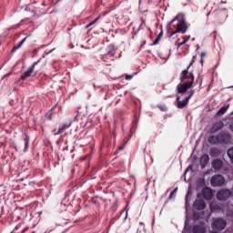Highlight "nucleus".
I'll list each match as a JSON object with an SVG mask.
<instances>
[{
  "instance_id": "nucleus-1",
  "label": "nucleus",
  "mask_w": 233,
  "mask_h": 233,
  "mask_svg": "<svg viewBox=\"0 0 233 233\" xmlns=\"http://www.w3.org/2000/svg\"><path fill=\"white\" fill-rule=\"evenodd\" d=\"M175 31L169 34V37L176 35V34H187V30H188V25H187V21L185 20V15L179 13L171 22L170 24Z\"/></svg>"
},
{
  "instance_id": "nucleus-2",
  "label": "nucleus",
  "mask_w": 233,
  "mask_h": 233,
  "mask_svg": "<svg viewBox=\"0 0 233 233\" xmlns=\"http://www.w3.org/2000/svg\"><path fill=\"white\" fill-rule=\"evenodd\" d=\"M230 134L227 132H220L217 136H209L208 141L210 145H228V143H230Z\"/></svg>"
},
{
  "instance_id": "nucleus-3",
  "label": "nucleus",
  "mask_w": 233,
  "mask_h": 233,
  "mask_svg": "<svg viewBox=\"0 0 233 233\" xmlns=\"http://www.w3.org/2000/svg\"><path fill=\"white\" fill-rule=\"evenodd\" d=\"M192 66V63L188 65L187 69H184L180 74V83H187L191 85H194V72L188 71L190 70V67Z\"/></svg>"
},
{
  "instance_id": "nucleus-4",
  "label": "nucleus",
  "mask_w": 233,
  "mask_h": 233,
  "mask_svg": "<svg viewBox=\"0 0 233 233\" xmlns=\"http://www.w3.org/2000/svg\"><path fill=\"white\" fill-rule=\"evenodd\" d=\"M226 227H227V220L223 218H218L212 224L213 230L217 232H221V230H225Z\"/></svg>"
},
{
  "instance_id": "nucleus-5",
  "label": "nucleus",
  "mask_w": 233,
  "mask_h": 233,
  "mask_svg": "<svg viewBox=\"0 0 233 233\" xmlns=\"http://www.w3.org/2000/svg\"><path fill=\"white\" fill-rule=\"evenodd\" d=\"M210 183L213 187H223L225 185V177L215 175L211 177Z\"/></svg>"
},
{
  "instance_id": "nucleus-6",
  "label": "nucleus",
  "mask_w": 233,
  "mask_h": 233,
  "mask_svg": "<svg viewBox=\"0 0 233 233\" xmlns=\"http://www.w3.org/2000/svg\"><path fill=\"white\" fill-rule=\"evenodd\" d=\"M39 61L41 60H38L36 62H35L33 64V66L29 68L28 71H25L20 77V79H22V81H25V79H28V77H32V74H34V70L35 68V66H37V65H39Z\"/></svg>"
},
{
  "instance_id": "nucleus-7",
  "label": "nucleus",
  "mask_w": 233,
  "mask_h": 233,
  "mask_svg": "<svg viewBox=\"0 0 233 233\" xmlns=\"http://www.w3.org/2000/svg\"><path fill=\"white\" fill-rule=\"evenodd\" d=\"M114 56H116V49L112 48L106 54L103 55L101 59L104 63H110V61H114Z\"/></svg>"
},
{
  "instance_id": "nucleus-8",
  "label": "nucleus",
  "mask_w": 233,
  "mask_h": 233,
  "mask_svg": "<svg viewBox=\"0 0 233 233\" xmlns=\"http://www.w3.org/2000/svg\"><path fill=\"white\" fill-rule=\"evenodd\" d=\"M188 88H192V83L187 84L184 82L183 84H178L177 86V94H185Z\"/></svg>"
},
{
  "instance_id": "nucleus-9",
  "label": "nucleus",
  "mask_w": 233,
  "mask_h": 233,
  "mask_svg": "<svg viewBox=\"0 0 233 233\" xmlns=\"http://www.w3.org/2000/svg\"><path fill=\"white\" fill-rule=\"evenodd\" d=\"M189 101L190 100L187 97L181 100V97L179 96V95H177V107L180 109L185 108L188 105Z\"/></svg>"
},
{
  "instance_id": "nucleus-10",
  "label": "nucleus",
  "mask_w": 233,
  "mask_h": 233,
  "mask_svg": "<svg viewBox=\"0 0 233 233\" xmlns=\"http://www.w3.org/2000/svg\"><path fill=\"white\" fill-rule=\"evenodd\" d=\"M224 127H225V124L223 123V121L216 122L215 124H213L212 127L210 128V133L216 134V132H219V130H221V128H223Z\"/></svg>"
},
{
  "instance_id": "nucleus-11",
  "label": "nucleus",
  "mask_w": 233,
  "mask_h": 233,
  "mask_svg": "<svg viewBox=\"0 0 233 233\" xmlns=\"http://www.w3.org/2000/svg\"><path fill=\"white\" fill-rule=\"evenodd\" d=\"M202 195L204 199H207L208 201H210V199H212L214 197V193H212V189L210 187H205L202 190Z\"/></svg>"
},
{
  "instance_id": "nucleus-12",
  "label": "nucleus",
  "mask_w": 233,
  "mask_h": 233,
  "mask_svg": "<svg viewBox=\"0 0 233 233\" xmlns=\"http://www.w3.org/2000/svg\"><path fill=\"white\" fill-rule=\"evenodd\" d=\"M22 137L24 139V145H25L23 152H28V148L30 147V136H28V134L26 133H24L22 135Z\"/></svg>"
},
{
  "instance_id": "nucleus-13",
  "label": "nucleus",
  "mask_w": 233,
  "mask_h": 233,
  "mask_svg": "<svg viewBox=\"0 0 233 233\" xmlns=\"http://www.w3.org/2000/svg\"><path fill=\"white\" fill-rule=\"evenodd\" d=\"M212 168H214L216 172H219V170L223 168V160L218 158L215 159L212 162Z\"/></svg>"
},
{
  "instance_id": "nucleus-14",
  "label": "nucleus",
  "mask_w": 233,
  "mask_h": 233,
  "mask_svg": "<svg viewBox=\"0 0 233 233\" xmlns=\"http://www.w3.org/2000/svg\"><path fill=\"white\" fill-rule=\"evenodd\" d=\"M193 207L196 210H204V208L207 207V204L205 203V200L198 199L194 202Z\"/></svg>"
},
{
  "instance_id": "nucleus-15",
  "label": "nucleus",
  "mask_w": 233,
  "mask_h": 233,
  "mask_svg": "<svg viewBox=\"0 0 233 233\" xmlns=\"http://www.w3.org/2000/svg\"><path fill=\"white\" fill-rule=\"evenodd\" d=\"M69 127H72V121L63 124L62 127L58 129V131L55 133V136H59V134H63L65 130H68Z\"/></svg>"
},
{
  "instance_id": "nucleus-16",
  "label": "nucleus",
  "mask_w": 233,
  "mask_h": 233,
  "mask_svg": "<svg viewBox=\"0 0 233 233\" xmlns=\"http://www.w3.org/2000/svg\"><path fill=\"white\" fill-rule=\"evenodd\" d=\"M192 232L193 233H207V228H205V227H203V226L195 225L192 228Z\"/></svg>"
},
{
  "instance_id": "nucleus-17",
  "label": "nucleus",
  "mask_w": 233,
  "mask_h": 233,
  "mask_svg": "<svg viewBox=\"0 0 233 233\" xmlns=\"http://www.w3.org/2000/svg\"><path fill=\"white\" fill-rule=\"evenodd\" d=\"M208 161H210V157H208V155H203L200 157V167L204 168V167H207V165H208Z\"/></svg>"
},
{
  "instance_id": "nucleus-18",
  "label": "nucleus",
  "mask_w": 233,
  "mask_h": 233,
  "mask_svg": "<svg viewBox=\"0 0 233 233\" xmlns=\"http://www.w3.org/2000/svg\"><path fill=\"white\" fill-rule=\"evenodd\" d=\"M220 154H221V151H219V148L218 147H212L209 150V156H211V157H219Z\"/></svg>"
},
{
  "instance_id": "nucleus-19",
  "label": "nucleus",
  "mask_w": 233,
  "mask_h": 233,
  "mask_svg": "<svg viewBox=\"0 0 233 233\" xmlns=\"http://www.w3.org/2000/svg\"><path fill=\"white\" fill-rule=\"evenodd\" d=\"M26 39H28V36H25L19 44L14 46L11 52H16V50H19V48L25 45Z\"/></svg>"
},
{
  "instance_id": "nucleus-20",
  "label": "nucleus",
  "mask_w": 233,
  "mask_h": 233,
  "mask_svg": "<svg viewBox=\"0 0 233 233\" xmlns=\"http://www.w3.org/2000/svg\"><path fill=\"white\" fill-rule=\"evenodd\" d=\"M228 105L223 106L216 114L217 116H223L227 113V110H228Z\"/></svg>"
},
{
  "instance_id": "nucleus-21",
  "label": "nucleus",
  "mask_w": 233,
  "mask_h": 233,
  "mask_svg": "<svg viewBox=\"0 0 233 233\" xmlns=\"http://www.w3.org/2000/svg\"><path fill=\"white\" fill-rule=\"evenodd\" d=\"M183 39L184 40L180 44H178V46L177 47V49H179V46H183V45H187V43H188V41H190V35L184 36Z\"/></svg>"
},
{
  "instance_id": "nucleus-22",
  "label": "nucleus",
  "mask_w": 233,
  "mask_h": 233,
  "mask_svg": "<svg viewBox=\"0 0 233 233\" xmlns=\"http://www.w3.org/2000/svg\"><path fill=\"white\" fill-rule=\"evenodd\" d=\"M140 21H141V24L138 27V30H145V28H147V22L145 21L144 18H141Z\"/></svg>"
},
{
  "instance_id": "nucleus-23",
  "label": "nucleus",
  "mask_w": 233,
  "mask_h": 233,
  "mask_svg": "<svg viewBox=\"0 0 233 233\" xmlns=\"http://www.w3.org/2000/svg\"><path fill=\"white\" fill-rule=\"evenodd\" d=\"M98 19H99V18H96L93 22L87 24V25H86V28H90V26H94V24H95V23H97Z\"/></svg>"
},
{
  "instance_id": "nucleus-24",
  "label": "nucleus",
  "mask_w": 233,
  "mask_h": 233,
  "mask_svg": "<svg viewBox=\"0 0 233 233\" xmlns=\"http://www.w3.org/2000/svg\"><path fill=\"white\" fill-rule=\"evenodd\" d=\"M194 94H196V90H194V89L190 90L189 96H187L186 98L190 101V99H192V96H194Z\"/></svg>"
},
{
  "instance_id": "nucleus-25",
  "label": "nucleus",
  "mask_w": 233,
  "mask_h": 233,
  "mask_svg": "<svg viewBox=\"0 0 233 233\" xmlns=\"http://www.w3.org/2000/svg\"><path fill=\"white\" fill-rule=\"evenodd\" d=\"M160 36L158 35V36H157V38L153 41V45H157V43H159V41H160Z\"/></svg>"
},
{
  "instance_id": "nucleus-26",
  "label": "nucleus",
  "mask_w": 233,
  "mask_h": 233,
  "mask_svg": "<svg viewBox=\"0 0 233 233\" xmlns=\"http://www.w3.org/2000/svg\"><path fill=\"white\" fill-rule=\"evenodd\" d=\"M54 50L55 49H52V50H50L48 52H45L42 57H46V56H49V54H52V52H54Z\"/></svg>"
},
{
  "instance_id": "nucleus-27",
  "label": "nucleus",
  "mask_w": 233,
  "mask_h": 233,
  "mask_svg": "<svg viewBox=\"0 0 233 233\" xmlns=\"http://www.w3.org/2000/svg\"><path fill=\"white\" fill-rule=\"evenodd\" d=\"M176 192H177V187H176L173 191H171L169 198H172V196L175 195Z\"/></svg>"
},
{
  "instance_id": "nucleus-28",
  "label": "nucleus",
  "mask_w": 233,
  "mask_h": 233,
  "mask_svg": "<svg viewBox=\"0 0 233 233\" xmlns=\"http://www.w3.org/2000/svg\"><path fill=\"white\" fill-rule=\"evenodd\" d=\"M200 56H201V63H203V57H206L207 56V53H205V52H202L201 54H200Z\"/></svg>"
},
{
  "instance_id": "nucleus-29",
  "label": "nucleus",
  "mask_w": 233,
  "mask_h": 233,
  "mask_svg": "<svg viewBox=\"0 0 233 233\" xmlns=\"http://www.w3.org/2000/svg\"><path fill=\"white\" fill-rule=\"evenodd\" d=\"M196 83H199V85H201V83H203V80L201 79V77H198Z\"/></svg>"
},
{
  "instance_id": "nucleus-30",
  "label": "nucleus",
  "mask_w": 233,
  "mask_h": 233,
  "mask_svg": "<svg viewBox=\"0 0 233 233\" xmlns=\"http://www.w3.org/2000/svg\"><path fill=\"white\" fill-rule=\"evenodd\" d=\"M126 79H127V80L132 79V75H127V76H126Z\"/></svg>"
},
{
  "instance_id": "nucleus-31",
  "label": "nucleus",
  "mask_w": 233,
  "mask_h": 233,
  "mask_svg": "<svg viewBox=\"0 0 233 233\" xmlns=\"http://www.w3.org/2000/svg\"><path fill=\"white\" fill-rule=\"evenodd\" d=\"M188 194L189 193H187V196H186V203H188Z\"/></svg>"
},
{
  "instance_id": "nucleus-32",
  "label": "nucleus",
  "mask_w": 233,
  "mask_h": 233,
  "mask_svg": "<svg viewBox=\"0 0 233 233\" xmlns=\"http://www.w3.org/2000/svg\"><path fill=\"white\" fill-rule=\"evenodd\" d=\"M220 3H221V5H225L227 2H223V1H221Z\"/></svg>"
},
{
  "instance_id": "nucleus-33",
  "label": "nucleus",
  "mask_w": 233,
  "mask_h": 233,
  "mask_svg": "<svg viewBox=\"0 0 233 233\" xmlns=\"http://www.w3.org/2000/svg\"><path fill=\"white\" fill-rule=\"evenodd\" d=\"M26 230H27V228H25V229L22 231V233H25Z\"/></svg>"
},
{
  "instance_id": "nucleus-34",
  "label": "nucleus",
  "mask_w": 233,
  "mask_h": 233,
  "mask_svg": "<svg viewBox=\"0 0 233 233\" xmlns=\"http://www.w3.org/2000/svg\"><path fill=\"white\" fill-rule=\"evenodd\" d=\"M26 230H27V228H25V229L22 231V233H25Z\"/></svg>"
},
{
  "instance_id": "nucleus-35",
  "label": "nucleus",
  "mask_w": 233,
  "mask_h": 233,
  "mask_svg": "<svg viewBox=\"0 0 233 233\" xmlns=\"http://www.w3.org/2000/svg\"><path fill=\"white\" fill-rule=\"evenodd\" d=\"M56 132H57V131H56V129H55V130H54V136H56Z\"/></svg>"
},
{
  "instance_id": "nucleus-36",
  "label": "nucleus",
  "mask_w": 233,
  "mask_h": 233,
  "mask_svg": "<svg viewBox=\"0 0 233 233\" xmlns=\"http://www.w3.org/2000/svg\"><path fill=\"white\" fill-rule=\"evenodd\" d=\"M127 218H128V213L126 214V219H127Z\"/></svg>"
},
{
  "instance_id": "nucleus-37",
  "label": "nucleus",
  "mask_w": 233,
  "mask_h": 233,
  "mask_svg": "<svg viewBox=\"0 0 233 233\" xmlns=\"http://www.w3.org/2000/svg\"><path fill=\"white\" fill-rule=\"evenodd\" d=\"M8 76H10V74L5 75V77H7Z\"/></svg>"
},
{
  "instance_id": "nucleus-38",
  "label": "nucleus",
  "mask_w": 233,
  "mask_h": 233,
  "mask_svg": "<svg viewBox=\"0 0 233 233\" xmlns=\"http://www.w3.org/2000/svg\"><path fill=\"white\" fill-rule=\"evenodd\" d=\"M15 149L16 150V152H17V147H15Z\"/></svg>"
},
{
  "instance_id": "nucleus-39",
  "label": "nucleus",
  "mask_w": 233,
  "mask_h": 233,
  "mask_svg": "<svg viewBox=\"0 0 233 233\" xmlns=\"http://www.w3.org/2000/svg\"><path fill=\"white\" fill-rule=\"evenodd\" d=\"M147 30H149V32H150V27H147Z\"/></svg>"
},
{
  "instance_id": "nucleus-40",
  "label": "nucleus",
  "mask_w": 233,
  "mask_h": 233,
  "mask_svg": "<svg viewBox=\"0 0 233 233\" xmlns=\"http://www.w3.org/2000/svg\"><path fill=\"white\" fill-rule=\"evenodd\" d=\"M158 35H159V37H161V33Z\"/></svg>"
},
{
  "instance_id": "nucleus-41",
  "label": "nucleus",
  "mask_w": 233,
  "mask_h": 233,
  "mask_svg": "<svg viewBox=\"0 0 233 233\" xmlns=\"http://www.w3.org/2000/svg\"><path fill=\"white\" fill-rule=\"evenodd\" d=\"M43 5V6H45V3L44 4H42Z\"/></svg>"
},
{
  "instance_id": "nucleus-42",
  "label": "nucleus",
  "mask_w": 233,
  "mask_h": 233,
  "mask_svg": "<svg viewBox=\"0 0 233 233\" xmlns=\"http://www.w3.org/2000/svg\"><path fill=\"white\" fill-rule=\"evenodd\" d=\"M139 3H141V0H139Z\"/></svg>"
},
{
  "instance_id": "nucleus-43",
  "label": "nucleus",
  "mask_w": 233,
  "mask_h": 233,
  "mask_svg": "<svg viewBox=\"0 0 233 233\" xmlns=\"http://www.w3.org/2000/svg\"><path fill=\"white\" fill-rule=\"evenodd\" d=\"M140 225H143V223H140Z\"/></svg>"
},
{
  "instance_id": "nucleus-44",
  "label": "nucleus",
  "mask_w": 233,
  "mask_h": 233,
  "mask_svg": "<svg viewBox=\"0 0 233 233\" xmlns=\"http://www.w3.org/2000/svg\"><path fill=\"white\" fill-rule=\"evenodd\" d=\"M33 233H35V231H34Z\"/></svg>"
},
{
  "instance_id": "nucleus-45",
  "label": "nucleus",
  "mask_w": 233,
  "mask_h": 233,
  "mask_svg": "<svg viewBox=\"0 0 233 233\" xmlns=\"http://www.w3.org/2000/svg\"><path fill=\"white\" fill-rule=\"evenodd\" d=\"M11 233H14V232H11Z\"/></svg>"
}]
</instances>
